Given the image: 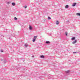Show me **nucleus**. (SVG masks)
<instances>
[{
	"label": "nucleus",
	"instance_id": "obj_1",
	"mask_svg": "<svg viewBox=\"0 0 80 80\" xmlns=\"http://www.w3.org/2000/svg\"><path fill=\"white\" fill-rule=\"evenodd\" d=\"M77 42V40H75V41H74L73 42H72V44H75Z\"/></svg>",
	"mask_w": 80,
	"mask_h": 80
},
{
	"label": "nucleus",
	"instance_id": "obj_2",
	"mask_svg": "<svg viewBox=\"0 0 80 80\" xmlns=\"http://www.w3.org/2000/svg\"><path fill=\"white\" fill-rule=\"evenodd\" d=\"M76 4H77V3H73V4L72 5V7H75V5H76Z\"/></svg>",
	"mask_w": 80,
	"mask_h": 80
},
{
	"label": "nucleus",
	"instance_id": "obj_3",
	"mask_svg": "<svg viewBox=\"0 0 80 80\" xmlns=\"http://www.w3.org/2000/svg\"><path fill=\"white\" fill-rule=\"evenodd\" d=\"M29 29L30 30H32V27L30 25H29Z\"/></svg>",
	"mask_w": 80,
	"mask_h": 80
},
{
	"label": "nucleus",
	"instance_id": "obj_4",
	"mask_svg": "<svg viewBox=\"0 0 80 80\" xmlns=\"http://www.w3.org/2000/svg\"><path fill=\"white\" fill-rule=\"evenodd\" d=\"M45 43L47 44H49V43H50V42L49 41H47Z\"/></svg>",
	"mask_w": 80,
	"mask_h": 80
},
{
	"label": "nucleus",
	"instance_id": "obj_5",
	"mask_svg": "<svg viewBox=\"0 0 80 80\" xmlns=\"http://www.w3.org/2000/svg\"><path fill=\"white\" fill-rule=\"evenodd\" d=\"M75 39V37H73L72 38H71V40H73Z\"/></svg>",
	"mask_w": 80,
	"mask_h": 80
},
{
	"label": "nucleus",
	"instance_id": "obj_6",
	"mask_svg": "<svg viewBox=\"0 0 80 80\" xmlns=\"http://www.w3.org/2000/svg\"><path fill=\"white\" fill-rule=\"evenodd\" d=\"M12 6H15V2H12Z\"/></svg>",
	"mask_w": 80,
	"mask_h": 80
},
{
	"label": "nucleus",
	"instance_id": "obj_7",
	"mask_svg": "<svg viewBox=\"0 0 80 80\" xmlns=\"http://www.w3.org/2000/svg\"><path fill=\"white\" fill-rule=\"evenodd\" d=\"M7 62V60H6L5 59L4 60L3 62L4 63H6Z\"/></svg>",
	"mask_w": 80,
	"mask_h": 80
},
{
	"label": "nucleus",
	"instance_id": "obj_8",
	"mask_svg": "<svg viewBox=\"0 0 80 80\" xmlns=\"http://www.w3.org/2000/svg\"><path fill=\"white\" fill-rule=\"evenodd\" d=\"M65 8H68V5H66L65 7Z\"/></svg>",
	"mask_w": 80,
	"mask_h": 80
},
{
	"label": "nucleus",
	"instance_id": "obj_9",
	"mask_svg": "<svg viewBox=\"0 0 80 80\" xmlns=\"http://www.w3.org/2000/svg\"><path fill=\"white\" fill-rule=\"evenodd\" d=\"M40 58H45V56L43 55H42L41 56H40Z\"/></svg>",
	"mask_w": 80,
	"mask_h": 80
},
{
	"label": "nucleus",
	"instance_id": "obj_10",
	"mask_svg": "<svg viewBox=\"0 0 80 80\" xmlns=\"http://www.w3.org/2000/svg\"><path fill=\"white\" fill-rule=\"evenodd\" d=\"M56 23L57 25H58V24H59V22H58V21H57Z\"/></svg>",
	"mask_w": 80,
	"mask_h": 80
},
{
	"label": "nucleus",
	"instance_id": "obj_11",
	"mask_svg": "<svg viewBox=\"0 0 80 80\" xmlns=\"http://www.w3.org/2000/svg\"><path fill=\"white\" fill-rule=\"evenodd\" d=\"M76 15L78 16H80V13H78L76 14Z\"/></svg>",
	"mask_w": 80,
	"mask_h": 80
},
{
	"label": "nucleus",
	"instance_id": "obj_12",
	"mask_svg": "<svg viewBox=\"0 0 80 80\" xmlns=\"http://www.w3.org/2000/svg\"><path fill=\"white\" fill-rule=\"evenodd\" d=\"M37 36H35L34 37L33 39H35H35H36V38H37Z\"/></svg>",
	"mask_w": 80,
	"mask_h": 80
},
{
	"label": "nucleus",
	"instance_id": "obj_13",
	"mask_svg": "<svg viewBox=\"0 0 80 80\" xmlns=\"http://www.w3.org/2000/svg\"><path fill=\"white\" fill-rule=\"evenodd\" d=\"M70 72V71H66V73H69Z\"/></svg>",
	"mask_w": 80,
	"mask_h": 80
},
{
	"label": "nucleus",
	"instance_id": "obj_14",
	"mask_svg": "<svg viewBox=\"0 0 80 80\" xmlns=\"http://www.w3.org/2000/svg\"><path fill=\"white\" fill-rule=\"evenodd\" d=\"M7 4H10V2H7Z\"/></svg>",
	"mask_w": 80,
	"mask_h": 80
},
{
	"label": "nucleus",
	"instance_id": "obj_15",
	"mask_svg": "<svg viewBox=\"0 0 80 80\" xmlns=\"http://www.w3.org/2000/svg\"><path fill=\"white\" fill-rule=\"evenodd\" d=\"M48 20H51V18L50 17H48Z\"/></svg>",
	"mask_w": 80,
	"mask_h": 80
},
{
	"label": "nucleus",
	"instance_id": "obj_16",
	"mask_svg": "<svg viewBox=\"0 0 80 80\" xmlns=\"http://www.w3.org/2000/svg\"><path fill=\"white\" fill-rule=\"evenodd\" d=\"M32 41L33 42H35V39H33Z\"/></svg>",
	"mask_w": 80,
	"mask_h": 80
},
{
	"label": "nucleus",
	"instance_id": "obj_17",
	"mask_svg": "<svg viewBox=\"0 0 80 80\" xmlns=\"http://www.w3.org/2000/svg\"><path fill=\"white\" fill-rule=\"evenodd\" d=\"M65 35H66V36H67V35H68V33H67V32L65 33Z\"/></svg>",
	"mask_w": 80,
	"mask_h": 80
},
{
	"label": "nucleus",
	"instance_id": "obj_18",
	"mask_svg": "<svg viewBox=\"0 0 80 80\" xmlns=\"http://www.w3.org/2000/svg\"><path fill=\"white\" fill-rule=\"evenodd\" d=\"M18 19V18H17L16 17L14 18V20H17Z\"/></svg>",
	"mask_w": 80,
	"mask_h": 80
},
{
	"label": "nucleus",
	"instance_id": "obj_19",
	"mask_svg": "<svg viewBox=\"0 0 80 80\" xmlns=\"http://www.w3.org/2000/svg\"><path fill=\"white\" fill-rule=\"evenodd\" d=\"M66 23H68V22H69V21L68 20L66 21Z\"/></svg>",
	"mask_w": 80,
	"mask_h": 80
},
{
	"label": "nucleus",
	"instance_id": "obj_20",
	"mask_svg": "<svg viewBox=\"0 0 80 80\" xmlns=\"http://www.w3.org/2000/svg\"><path fill=\"white\" fill-rule=\"evenodd\" d=\"M24 46L25 47H27V46H28V45L27 44H25L24 45Z\"/></svg>",
	"mask_w": 80,
	"mask_h": 80
},
{
	"label": "nucleus",
	"instance_id": "obj_21",
	"mask_svg": "<svg viewBox=\"0 0 80 80\" xmlns=\"http://www.w3.org/2000/svg\"><path fill=\"white\" fill-rule=\"evenodd\" d=\"M1 52H3V51L2 50H1Z\"/></svg>",
	"mask_w": 80,
	"mask_h": 80
},
{
	"label": "nucleus",
	"instance_id": "obj_22",
	"mask_svg": "<svg viewBox=\"0 0 80 80\" xmlns=\"http://www.w3.org/2000/svg\"><path fill=\"white\" fill-rule=\"evenodd\" d=\"M77 52H73V53H77Z\"/></svg>",
	"mask_w": 80,
	"mask_h": 80
},
{
	"label": "nucleus",
	"instance_id": "obj_23",
	"mask_svg": "<svg viewBox=\"0 0 80 80\" xmlns=\"http://www.w3.org/2000/svg\"><path fill=\"white\" fill-rule=\"evenodd\" d=\"M27 6H25V8H27Z\"/></svg>",
	"mask_w": 80,
	"mask_h": 80
},
{
	"label": "nucleus",
	"instance_id": "obj_24",
	"mask_svg": "<svg viewBox=\"0 0 80 80\" xmlns=\"http://www.w3.org/2000/svg\"><path fill=\"white\" fill-rule=\"evenodd\" d=\"M32 57L33 58V57H34V56H32Z\"/></svg>",
	"mask_w": 80,
	"mask_h": 80
},
{
	"label": "nucleus",
	"instance_id": "obj_25",
	"mask_svg": "<svg viewBox=\"0 0 80 80\" xmlns=\"http://www.w3.org/2000/svg\"><path fill=\"white\" fill-rule=\"evenodd\" d=\"M1 61H2L3 60H2V59H1Z\"/></svg>",
	"mask_w": 80,
	"mask_h": 80
}]
</instances>
